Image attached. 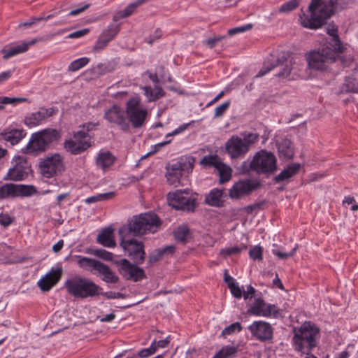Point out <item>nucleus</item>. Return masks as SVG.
<instances>
[{
  "instance_id": "nucleus-1",
  "label": "nucleus",
  "mask_w": 358,
  "mask_h": 358,
  "mask_svg": "<svg viewBox=\"0 0 358 358\" xmlns=\"http://www.w3.org/2000/svg\"><path fill=\"white\" fill-rule=\"evenodd\" d=\"M341 48H331L324 45L317 50H311L305 55L310 69L322 72L337 73L341 68L350 65L352 58L343 55Z\"/></svg>"
},
{
  "instance_id": "nucleus-2",
  "label": "nucleus",
  "mask_w": 358,
  "mask_h": 358,
  "mask_svg": "<svg viewBox=\"0 0 358 358\" xmlns=\"http://www.w3.org/2000/svg\"><path fill=\"white\" fill-rule=\"evenodd\" d=\"M354 1L355 0H311L308 7L310 15H301V24L310 29H319L336 13L347 9Z\"/></svg>"
},
{
  "instance_id": "nucleus-3",
  "label": "nucleus",
  "mask_w": 358,
  "mask_h": 358,
  "mask_svg": "<svg viewBox=\"0 0 358 358\" xmlns=\"http://www.w3.org/2000/svg\"><path fill=\"white\" fill-rule=\"evenodd\" d=\"M160 224V220L155 213H141L128 220L127 224L120 227L118 233L120 236H138L156 232Z\"/></svg>"
},
{
  "instance_id": "nucleus-4",
  "label": "nucleus",
  "mask_w": 358,
  "mask_h": 358,
  "mask_svg": "<svg viewBox=\"0 0 358 358\" xmlns=\"http://www.w3.org/2000/svg\"><path fill=\"white\" fill-rule=\"evenodd\" d=\"M61 138L62 133L59 130L46 128L32 134L23 150L26 154L38 155L57 144Z\"/></svg>"
},
{
  "instance_id": "nucleus-5",
  "label": "nucleus",
  "mask_w": 358,
  "mask_h": 358,
  "mask_svg": "<svg viewBox=\"0 0 358 358\" xmlns=\"http://www.w3.org/2000/svg\"><path fill=\"white\" fill-rule=\"evenodd\" d=\"M293 345L301 353L310 352L317 346L320 338V329L311 322H304L299 328L293 329Z\"/></svg>"
},
{
  "instance_id": "nucleus-6",
  "label": "nucleus",
  "mask_w": 358,
  "mask_h": 358,
  "mask_svg": "<svg viewBox=\"0 0 358 358\" xmlns=\"http://www.w3.org/2000/svg\"><path fill=\"white\" fill-rule=\"evenodd\" d=\"M241 170L244 173L255 172L258 175H269L277 170V159L271 152L262 150L257 152L250 162H243Z\"/></svg>"
},
{
  "instance_id": "nucleus-7",
  "label": "nucleus",
  "mask_w": 358,
  "mask_h": 358,
  "mask_svg": "<svg viewBox=\"0 0 358 358\" xmlns=\"http://www.w3.org/2000/svg\"><path fill=\"white\" fill-rule=\"evenodd\" d=\"M68 292L76 298H93L101 294L102 288L92 280L75 276L67 280L64 284Z\"/></svg>"
},
{
  "instance_id": "nucleus-8",
  "label": "nucleus",
  "mask_w": 358,
  "mask_h": 358,
  "mask_svg": "<svg viewBox=\"0 0 358 358\" xmlns=\"http://www.w3.org/2000/svg\"><path fill=\"white\" fill-rule=\"evenodd\" d=\"M241 136L234 135L225 143L226 151L231 159L244 157L259 138L257 134L252 132L244 133Z\"/></svg>"
},
{
  "instance_id": "nucleus-9",
  "label": "nucleus",
  "mask_w": 358,
  "mask_h": 358,
  "mask_svg": "<svg viewBox=\"0 0 358 358\" xmlns=\"http://www.w3.org/2000/svg\"><path fill=\"white\" fill-rule=\"evenodd\" d=\"M126 115L129 127L139 129L145 124L147 116V109L141 105L138 97H132L126 103Z\"/></svg>"
},
{
  "instance_id": "nucleus-10",
  "label": "nucleus",
  "mask_w": 358,
  "mask_h": 358,
  "mask_svg": "<svg viewBox=\"0 0 358 358\" xmlns=\"http://www.w3.org/2000/svg\"><path fill=\"white\" fill-rule=\"evenodd\" d=\"M38 170L41 175L45 178L61 175L65 170L64 159L59 153L41 159Z\"/></svg>"
},
{
  "instance_id": "nucleus-11",
  "label": "nucleus",
  "mask_w": 358,
  "mask_h": 358,
  "mask_svg": "<svg viewBox=\"0 0 358 358\" xmlns=\"http://www.w3.org/2000/svg\"><path fill=\"white\" fill-rule=\"evenodd\" d=\"M120 245L136 264L143 263L145 257L144 245L141 241L130 238L131 236H120Z\"/></svg>"
},
{
  "instance_id": "nucleus-12",
  "label": "nucleus",
  "mask_w": 358,
  "mask_h": 358,
  "mask_svg": "<svg viewBox=\"0 0 358 358\" xmlns=\"http://www.w3.org/2000/svg\"><path fill=\"white\" fill-rule=\"evenodd\" d=\"M292 60L288 59H280L274 55H270L264 63L262 68L255 77H262L275 68H280V71L276 76L280 78H287L291 72Z\"/></svg>"
},
{
  "instance_id": "nucleus-13",
  "label": "nucleus",
  "mask_w": 358,
  "mask_h": 358,
  "mask_svg": "<svg viewBox=\"0 0 358 358\" xmlns=\"http://www.w3.org/2000/svg\"><path fill=\"white\" fill-rule=\"evenodd\" d=\"M167 200L169 204L176 210L193 211L195 208V199L190 196L187 189L169 193Z\"/></svg>"
},
{
  "instance_id": "nucleus-14",
  "label": "nucleus",
  "mask_w": 358,
  "mask_h": 358,
  "mask_svg": "<svg viewBox=\"0 0 358 358\" xmlns=\"http://www.w3.org/2000/svg\"><path fill=\"white\" fill-rule=\"evenodd\" d=\"M194 164V158L192 157L180 158L178 161L173 163L169 167H167L168 181L172 185L178 182L182 173H189L192 171Z\"/></svg>"
},
{
  "instance_id": "nucleus-15",
  "label": "nucleus",
  "mask_w": 358,
  "mask_h": 358,
  "mask_svg": "<svg viewBox=\"0 0 358 358\" xmlns=\"http://www.w3.org/2000/svg\"><path fill=\"white\" fill-rule=\"evenodd\" d=\"M119 273L126 280L138 282L146 278L143 268L138 267L135 263L131 264L127 259L115 261Z\"/></svg>"
},
{
  "instance_id": "nucleus-16",
  "label": "nucleus",
  "mask_w": 358,
  "mask_h": 358,
  "mask_svg": "<svg viewBox=\"0 0 358 358\" xmlns=\"http://www.w3.org/2000/svg\"><path fill=\"white\" fill-rule=\"evenodd\" d=\"M87 133L83 131H76L73 134L74 139H67L64 142V148L68 152L73 155H78L92 146V142L87 139H85Z\"/></svg>"
},
{
  "instance_id": "nucleus-17",
  "label": "nucleus",
  "mask_w": 358,
  "mask_h": 358,
  "mask_svg": "<svg viewBox=\"0 0 358 358\" xmlns=\"http://www.w3.org/2000/svg\"><path fill=\"white\" fill-rule=\"evenodd\" d=\"M103 117L110 124L118 127L122 131L129 130V124L124 110L118 105H113L111 108L106 110Z\"/></svg>"
},
{
  "instance_id": "nucleus-18",
  "label": "nucleus",
  "mask_w": 358,
  "mask_h": 358,
  "mask_svg": "<svg viewBox=\"0 0 358 358\" xmlns=\"http://www.w3.org/2000/svg\"><path fill=\"white\" fill-rule=\"evenodd\" d=\"M260 186V183L254 180H240L235 182L229 190V196L232 199H239L250 195Z\"/></svg>"
},
{
  "instance_id": "nucleus-19",
  "label": "nucleus",
  "mask_w": 358,
  "mask_h": 358,
  "mask_svg": "<svg viewBox=\"0 0 358 358\" xmlns=\"http://www.w3.org/2000/svg\"><path fill=\"white\" fill-rule=\"evenodd\" d=\"M12 167L8 171V176L10 180L14 181L22 180L25 178L30 170L27 158L22 156H15L11 162Z\"/></svg>"
},
{
  "instance_id": "nucleus-20",
  "label": "nucleus",
  "mask_w": 358,
  "mask_h": 358,
  "mask_svg": "<svg viewBox=\"0 0 358 358\" xmlns=\"http://www.w3.org/2000/svg\"><path fill=\"white\" fill-rule=\"evenodd\" d=\"M248 312L257 316L273 317L274 318L281 317L280 311L275 305L266 303L261 298L255 300Z\"/></svg>"
},
{
  "instance_id": "nucleus-21",
  "label": "nucleus",
  "mask_w": 358,
  "mask_h": 358,
  "mask_svg": "<svg viewBox=\"0 0 358 358\" xmlns=\"http://www.w3.org/2000/svg\"><path fill=\"white\" fill-rule=\"evenodd\" d=\"M252 335L261 341L271 340L273 338V328L264 321H255L248 327Z\"/></svg>"
},
{
  "instance_id": "nucleus-22",
  "label": "nucleus",
  "mask_w": 358,
  "mask_h": 358,
  "mask_svg": "<svg viewBox=\"0 0 358 358\" xmlns=\"http://www.w3.org/2000/svg\"><path fill=\"white\" fill-rule=\"evenodd\" d=\"M55 113L54 108H41L38 111L27 115L24 118V124L29 127L38 125L41 122L52 117Z\"/></svg>"
},
{
  "instance_id": "nucleus-23",
  "label": "nucleus",
  "mask_w": 358,
  "mask_h": 358,
  "mask_svg": "<svg viewBox=\"0 0 358 358\" xmlns=\"http://www.w3.org/2000/svg\"><path fill=\"white\" fill-rule=\"evenodd\" d=\"M62 271L61 268H57V269L52 268L45 276L38 281V286L43 292L49 291L59 280Z\"/></svg>"
},
{
  "instance_id": "nucleus-24",
  "label": "nucleus",
  "mask_w": 358,
  "mask_h": 358,
  "mask_svg": "<svg viewBox=\"0 0 358 358\" xmlns=\"http://www.w3.org/2000/svg\"><path fill=\"white\" fill-rule=\"evenodd\" d=\"M226 196L224 189L214 188L206 196L205 203L210 206L222 207Z\"/></svg>"
},
{
  "instance_id": "nucleus-25",
  "label": "nucleus",
  "mask_w": 358,
  "mask_h": 358,
  "mask_svg": "<svg viewBox=\"0 0 358 358\" xmlns=\"http://www.w3.org/2000/svg\"><path fill=\"white\" fill-rule=\"evenodd\" d=\"M327 33L329 35V38L325 45H329L334 48V47L341 48V50L343 52L345 48L338 34V27L334 24H329L327 27Z\"/></svg>"
},
{
  "instance_id": "nucleus-26",
  "label": "nucleus",
  "mask_w": 358,
  "mask_h": 358,
  "mask_svg": "<svg viewBox=\"0 0 358 358\" xmlns=\"http://www.w3.org/2000/svg\"><path fill=\"white\" fill-rule=\"evenodd\" d=\"M25 136L22 129H11L0 133V140L9 142L12 145L17 144Z\"/></svg>"
},
{
  "instance_id": "nucleus-27",
  "label": "nucleus",
  "mask_w": 358,
  "mask_h": 358,
  "mask_svg": "<svg viewBox=\"0 0 358 358\" xmlns=\"http://www.w3.org/2000/svg\"><path fill=\"white\" fill-rule=\"evenodd\" d=\"M76 258L77 259V264L80 268L91 272L93 271H98L99 266L101 264L99 261L80 255L76 256Z\"/></svg>"
},
{
  "instance_id": "nucleus-28",
  "label": "nucleus",
  "mask_w": 358,
  "mask_h": 358,
  "mask_svg": "<svg viewBox=\"0 0 358 358\" xmlns=\"http://www.w3.org/2000/svg\"><path fill=\"white\" fill-rule=\"evenodd\" d=\"M113 234V229L112 228H105L97 236L96 241L105 247L113 248L115 246V241Z\"/></svg>"
},
{
  "instance_id": "nucleus-29",
  "label": "nucleus",
  "mask_w": 358,
  "mask_h": 358,
  "mask_svg": "<svg viewBox=\"0 0 358 358\" xmlns=\"http://www.w3.org/2000/svg\"><path fill=\"white\" fill-rule=\"evenodd\" d=\"M299 164H292L283 169L279 174L274 178V181L277 183L288 180L293 176L296 174L300 169Z\"/></svg>"
},
{
  "instance_id": "nucleus-30",
  "label": "nucleus",
  "mask_w": 358,
  "mask_h": 358,
  "mask_svg": "<svg viewBox=\"0 0 358 358\" xmlns=\"http://www.w3.org/2000/svg\"><path fill=\"white\" fill-rule=\"evenodd\" d=\"M27 51V45L21 43L10 48H3L1 49V52L3 54V59L7 60L8 59L14 57L17 55L25 52Z\"/></svg>"
},
{
  "instance_id": "nucleus-31",
  "label": "nucleus",
  "mask_w": 358,
  "mask_h": 358,
  "mask_svg": "<svg viewBox=\"0 0 358 358\" xmlns=\"http://www.w3.org/2000/svg\"><path fill=\"white\" fill-rule=\"evenodd\" d=\"M278 152L280 157L285 159H292L294 155L292 143L288 139H284L278 144Z\"/></svg>"
},
{
  "instance_id": "nucleus-32",
  "label": "nucleus",
  "mask_w": 358,
  "mask_h": 358,
  "mask_svg": "<svg viewBox=\"0 0 358 358\" xmlns=\"http://www.w3.org/2000/svg\"><path fill=\"white\" fill-rule=\"evenodd\" d=\"M99 274H101L103 277L102 280L107 283H115L118 281L119 278L110 268L106 264L101 263L97 271Z\"/></svg>"
},
{
  "instance_id": "nucleus-33",
  "label": "nucleus",
  "mask_w": 358,
  "mask_h": 358,
  "mask_svg": "<svg viewBox=\"0 0 358 358\" xmlns=\"http://www.w3.org/2000/svg\"><path fill=\"white\" fill-rule=\"evenodd\" d=\"M115 162V157L109 152L99 153L96 159V164L102 169L110 166Z\"/></svg>"
},
{
  "instance_id": "nucleus-34",
  "label": "nucleus",
  "mask_w": 358,
  "mask_h": 358,
  "mask_svg": "<svg viewBox=\"0 0 358 358\" xmlns=\"http://www.w3.org/2000/svg\"><path fill=\"white\" fill-rule=\"evenodd\" d=\"M15 192L17 196H30L36 193L37 189L33 185H15Z\"/></svg>"
},
{
  "instance_id": "nucleus-35",
  "label": "nucleus",
  "mask_w": 358,
  "mask_h": 358,
  "mask_svg": "<svg viewBox=\"0 0 358 358\" xmlns=\"http://www.w3.org/2000/svg\"><path fill=\"white\" fill-rule=\"evenodd\" d=\"M221 159L217 155H209L204 156L200 164L207 167H214L216 169L221 165Z\"/></svg>"
},
{
  "instance_id": "nucleus-36",
  "label": "nucleus",
  "mask_w": 358,
  "mask_h": 358,
  "mask_svg": "<svg viewBox=\"0 0 358 358\" xmlns=\"http://www.w3.org/2000/svg\"><path fill=\"white\" fill-rule=\"evenodd\" d=\"M120 29V28L119 24H110L107 27V28L103 30L100 35L110 42L119 33Z\"/></svg>"
},
{
  "instance_id": "nucleus-37",
  "label": "nucleus",
  "mask_w": 358,
  "mask_h": 358,
  "mask_svg": "<svg viewBox=\"0 0 358 358\" xmlns=\"http://www.w3.org/2000/svg\"><path fill=\"white\" fill-rule=\"evenodd\" d=\"M15 184H5L0 187V199L16 197Z\"/></svg>"
},
{
  "instance_id": "nucleus-38",
  "label": "nucleus",
  "mask_w": 358,
  "mask_h": 358,
  "mask_svg": "<svg viewBox=\"0 0 358 358\" xmlns=\"http://www.w3.org/2000/svg\"><path fill=\"white\" fill-rule=\"evenodd\" d=\"M217 170L219 172L220 183H224L231 179V169L229 166L222 162L221 165L218 166Z\"/></svg>"
},
{
  "instance_id": "nucleus-39",
  "label": "nucleus",
  "mask_w": 358,
  "mask_h": 358,
  "mask_svg": "<svg viewBox=\"0 0 358 358\" xmlns=\"http://www.w3.org/2000/svg\"><path fill=\"white\" fill-rule=\"evenodd\" d=\"M115 196L114 192H109L106 193L98 194L94 196H90L87 198L85 202L87 204H90L92 203H96L101 201H106L112 199Z\"/></svg>"
},
{
  "instance_id": "nucleus-40",
  "label": "nucleus",
  "mask_w": 358,
  "mask_h": 358,
  "mask_svg": "<svg viewBox=\"0 0 358 358\" xmlns=\"http://www.w3.org/2000/svg\"><path fill=\"white\" fill-rule=\"evenodd\" d=\"M358 82L352 77L346 78L345 83L342 85L341 92H353L356 93L357 88H358Z\"/></svg>"
},
{
  "instance_id": "nucleus-41",
  "label": "nucleus",
  "mask_w": 358,
  "mask_h": 358,
  "mask_svg": "<svg viewBox=\"0 0 358 358\" xmlns=\"http://www.w3.org/2000/svg\"><path fill=\"white\" fill-rule=\"evenodd\" d=\"M173 234H174L175 238L178 241L181 242V243H185L190 234L189 229L187 226L178 227L174 231Z\"/></svg>"
},
{
  "instance_id": "nucleus-42",
  "label": "nucleus",
  "mask_w": 358,
  "mask_h": 358,
  "mask_svg": "<svg viewBox=\"0 0 358 358\" xmlns=\"http://www.w3.org/2000/svg\"><path fill=\"white\" fill-rule=\"evenodd\" d=\"M90 62L88 57H81L73 61L68 67L69 71H76L86 66Z\"/></svg>"
},
{
  "instance_id": "nucleus-43",
  "label": "nucleus",
  "mask_w": 358,
  "mask_h": 358,
  "mask_svg": "<svg viewBox=\"0 0 358 358\" xmlns=\"http://www.w3.org/2000/svg\"><path fill=\"white\" fill-rule=\"evenodd\" d=\"M113 67L110 63L99 64L92 69V71L96 76L104 75L108 72H111Z\"/></svg>"
},
{
  "instance_id": "nucleus-44",
  "label": "nucleus",
  "mask_w": 358,
  "mask_h": 358,
  "mask_svg": "<svg viewBox=\"0 0 358 358\" xmlns=\"http://www.w3.org/2000/svg\"><path fill=\"white\" fill-rule=\"evenodd\" d=\"M237 352L235 347L226 346L217 352L213 358H227Z\"/></svg>"
},
{
  "instance_id": "nucleus-45",
  "label": "nucleus",
  "mask_w": 358,
  "mask_h": 358,
  "mask_svg": "<svg viewBox=\"0 0 358 358\" xmlns=\"http://www.w3.org/2000/svg\"><path fill=\"white\" fill-rule=\"evenodd\" d=\"M301 0H290L282 4L278 9L279 13H289L299 5Z\"/></svg>"
},
{
  "instance_id": "nucleus-46",
  "label": "nucleus",
  "mask_w": 358,
  "mask_h": 358,
  "mask_svg": "<svg viewBox=\"0 0 358 358\" xmlns=\"http://www.w3.org/2000/svg\"><path fill=\"white\" fill-rule=\"evenodd\" d=\"M245 249H246L245 245H243L242 247L235 246V247H231V248H224L220 250V254L222 255H223L224 257H226L227 256H229V255H231L234 254H238L242 250H245Z\"/></svg>"
},
{
  "instance_id": "nucleus-47",
  "label": "nucleus",
  "mask_w": 358,
  "mask_h": 358,
  "mask_svg": "<svg viewBox=\"0 0 358 358\" xmlns=\"http://www.w3.org/2000/svg\"><path fill=\"white\" fill-rule=\"evenodd\" d=\"M242 330V327L241 323L239 322H234L230 324L229 326L225 327L222 331V335L226 336V335H230L234 334L236 331L238 332L241 331Z\"/></svg>"
},
{
  "instance_id": "nucleus-48",
  "label": "nucleus",
  "mask_w": 358,
  "mask_h": 358,
  "mask_svg": "<svg viewBox=\"0 0 358 358\" xmlns=\"http://www.w3.org/2000/svg\"><path fill=\"white\" fill-rule=\"evenodd\" d=\"M96 126H98V123H92V122H87L83 124V129L79 130L78 131H83L84 133H87V136L85 139H87L90 142H92V136L90 134V132L92 131Z\"/></svg>"
},
{
  "instance_id": "nucleus-49",
  "label": "nucleus",
  "mask_w": 358,
  "mask_h": 358,
  "mask_svg": "<svg viewBox=\"0 0 358 358\" xmlns=\"http://www.w3.org/2000/svg\"><path fill=\"white\" fill-rule=\"evenodd\" d=\"M27 101H28L27 98H10L7 96H0V103L1 104H16Z\"/></svg>"
},
{
  "instance_id": "nucleus-50",
  "label": "nucleus",
  "mask_w": 358,
  "mask_h": 358,
  "mask_svg": "<svg viewBox=\"0 0 358 358\" xmlns=\"http://www.w3.org/2000/svg\"><path fill=\"white\" fill-rule=\"evenodd\" d=\"M230 106V101H227L217 106L215 109L214 117H222L225 111L229 108Z\"/></svg>"
},
{
  "instance_id": "nucleus-51",
  "label": "nucleus",
  "mask_w": 358,
  "mask_h": 358,
  "mask_svg": "<svg viewBox=\"0 0 358 358\" xmlns=\"http://www.w3.org/2000/svg\"><path fill=\"white\" fill-rule=\"evenodd\" d=\"M93 254L99 258H101L104 260H108V261L112 260V259L113 257V254L106 251L104 249L95 250L94 251Z\"/></svg>"
},
{
  "instance_id": "nucleus-52",
  "label": "nucleus",
  "mask_w": 358,
  "mask_h": 358,
  "mask_svg": "<svg viewBox=\"0 0 358 358\" xmlns=\"http://www.w3.org/2000/svg\"><path fill=\"white\" fill-rule=\"evenodd\" d=\"M249 255L253 260L262 259V249L260 246H255L249 252Z\"/></svg>"
},
{
  "instance_id": "nucleus-53",
  "label": "nucleus",
  "mask_w": 358,
  "mask_h": 358,
  "mask_svg": "<svg viewBox=\"0 0 358 358\" xmlns=\"http://www.w3.org/2000/svg\"><path fill=\"white\" fill-rule=\"evenodd\" d=\"M108 43L109 41L108 40H106L104 37L100 35L95 45L93 47V51L97 52L101 50H103L105 47L107 46Z\"/></svg>"
},
{
  "instance_id": "nucleus-54",
  "label": "nucleus",
  "mask_w": 358,
  "mask_h": 358,
  "mask_svg": "<svg viewBox=\"0 0 358 358\" xmlns=\"http://www.w3.org/2000/svg\"><path fill=\"white\" fill-rule=\"evenodd\" d=\"M252 25L248 24L244 26L237 27L228 30V34L230 36L235 35L238 33H242L252 29Z\"/></svg>"
},
{
  "instance_id": "nucleus-55",
  "label": "nucleus",
  "mask_w": 358,
  "mask_h": 358,
  "mask_svg": "<svg viewBox=\"0 0 358 358\" xmlns=\"http://www.w3.org/2000/svg\"><path fill=\"white\" fill-rule=\"evenodd\" d=\"M229 288L230 289L231 293L235 298H241L242 291L238 285H237L235 282H231V284L229 285Z\"/></svg>"
},
{
  "instance_id": "nucleus-56",
  "label": "nucleus",
  "mask_w": 358,
  "mask_h": 358,
  "mask_svg": "<svg viewBox=\"0 0 358 358\" xmlns=\"http://www.w3.org/2000/svg\"><path fill=\"white\" fill-rule=\"evenodd\" d=\"M296 249L297 247L296 246L289 252H282L280 251L273 250V253L275 255H276L279 259H284L292 257L295 253Z\"/></svg>"
},
{
  "instance_id": "nucleus-57",
  "label": "nucleus",
  "mask_w": 358,
  "mask_h": 358,
  "mask_svg": "<svg viewBox=\"0 0 358 358\" xmlns=\"http://www.w3.org/2000/svg\"><path fill=\"white\" fill-rule=\"evenodd\" d=\"M264 202H259L256 203L252 205L247 206L243 208L244 212H245L248 214H251L255 211H258L259 209H261L262 205Z\"/></svg>"
},
{
  "instance_id": "nucleus-58",
  "label": "nucleus",
  "mask_w": 358,
  "mask_h": 358,
  "mask_svg": "<svg viewBox=\"0 0 358 358\" xmlns=\"http://www.w3.org/2000/svg\"><path fill=\"white\" fill-rule=\"evenodd\" d=\"M89 32H90V29L87 28H85V29L78 30V31L71 33L70 34H69L66 36V38H80V37L87 34Z\"/></svg>"
},
{
  "instance_id": "nucleus-59",
  "label": "nucleus",
  "mask_w": 358,
  "mask_h": 358,
  "mask_svg": "<svg viewBox=\"0 0 358 358\" xmlns=\"http://www.w3.org/2000/svg\"><path fill=\"white\" fill-rule=\"evenodd\" d=\"M101 294L106 296L107 299H124V298H126V294L120 293V292H102L101 291Z\"/></svg>"
},
{
  "instance_id": "nucleus-60",
  "label": "nucleus",
  "mask_w": 358,
  "mask_h": 358,
  "mask_svg": "<svg viewBox=\"0 0 358 358\" xmlns=\"http://www.w3.org/2000/svg\"><path fill=\"white\" fill-rule=\"evenodd\" d=\"M164 96V92L161 87L153 89V95H150V101H154Z\"/></svg>"
},
{
  "instance_id": "nucleus-61",
  "label": "nucleus",
  "mask_w": 358,
  "mask_h": 358,
  "mask_svg": "<svg viewBox=\"0 0 358 358\" xmlns=\"http://www.w3.org/2000/svg\"><path fill=\"white\" fill-rule=\"evenodd\" d=\"M13 221V219L8 215V214H4L1 213L0 214V224L3 227H8L10 225L12 222Z\"/></svg>"
},
{
  "instance_id": "nucleus-62",
  "label": "nucleus",
  "mask_w": 358,
  "mask_h": 358,
  "mask_svg": "<svg viewBox=\"0 0 358 358\" xmlns=\"http://www.w3.org/2000/svg\"><path fill=\"white\" fill-rule=\"evenodd\" d=\"M162 258H163V257L158 249L150 255L148 262L150 263L156 262L161 259Z\"/></svg>"
},
{
  "instance_id": "nucleus-63",
  "label": "nucleus",
  "mask_w": 358,
  "mask_h": 358,
  "mask_svg": "<svg viewBox=\"0 0 358 358\" xmlns=\"http://www.w3.org/2000/svg\"><path fill=\"white\" fill-rule=\"evenodd\" d=\"M162 257H166L169 255H173L175 252V247L173 245H169L164 248L159 249Z\"/></svg>"
},
{
  "instance_id": "nucleus-64",
  "label": "nucleus",
  "mask_w": 358,
  "mask_h": 358,
  "mask_svg": "<svg viewBox=\"0 0 358 358\" xmlns=\"http://www.w3.org/2000/svg\"><path fill=\"white\" fill-rule=\"evenodd\" d=\"M224 36H215L214 38H210L206 40L205 43L207 45H208L210 48H213L216 43L220 41Z\"/></svg>"
}]
</instances>
